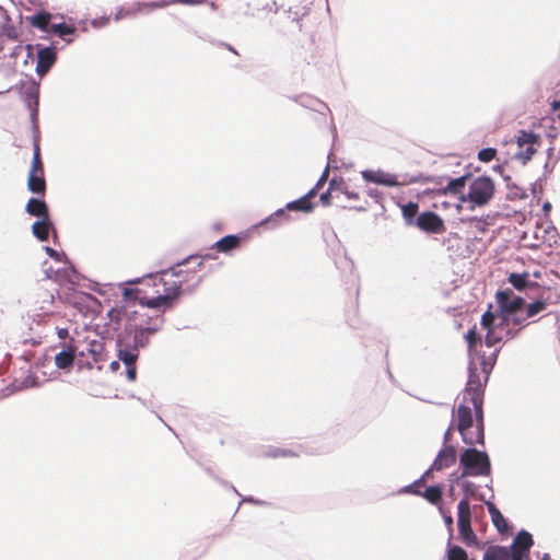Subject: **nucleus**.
<instances>
[{
  "instance_id": "nucleus-1",
  "label": "nucleus",
  "mask_w": 560,
  "mask_h": 560,
  "mask_svg": "<svg viewBox=\"0 0 560 560\" xmlns=\"http://www.w3.org/2000/svg\"><path fill=\"white\" fill-rule=\"evenodd\" d=\"M178 283L166 269L143 279L136 289H126L124 295L150 308L170 307L179 296Z\"/></svg>"
},
{
  "instance_id": "nucleus-2",
  "label": "nucleus",
  "mask_w": 560,
  "mask_h": 560,
  "mask_svg": "<svg viewBox=\"0 0 560 560\" xmlns=\"http://www.w3.org/2000/svg\"><path fill=\"white\" fill-rule=\"evenodd\" d=\"M499 349H495L491 357H482L479 366L471 363L469 366V376L463 396L469 398V402L477 410L481 418V405H483L485 387L488 383L489 375L495 363Z\"/></svg>"
},
{
  "instance_id": "nucleus-3",
  "label": "nucleus",
  "mask_w": 560,
  "mask_h": 560,
  "mask_svg": "<svg viewBox=\"0 0 560 560\" xmlns=\"http://www.w3.org/2000/svg\"><path fill=\"white\" fill-rule=\"evenodd\" d=\"M457 430L467 445L483 444V405H481V418L474 409L467 396H463L456 409Z\"/></svg>"
},
{
  "instance_id": "nucleus-4",
  "label": "nucleus",
  "mask_w": 560,
  "mask_h": 560,
  "mask_svg": "<svg viewBox=\"0 0 560 560\" xmlns=\"http://www.w3.org/2000/svg\"><path fill=\"white\" fill-rule=\"evenodd\" d=\"M486 311L481 316V327L486 330L485 343L487 347H494L502 340H510L517 336L520 329H514L510 326L509 319L503 314L491 311Z\"/></svg>"
},
{
  "instance_id": "nucleus-5",
  "label": "nucleus",
  "mask_w": 560,
  "mask_h": 560,
  "mask_svg": "<svg viewBox=\"0 0 560 560\" xmlns=\"http://www.w3.org/2000/svg\"><path fill=\"white\" fill-rule=\"evenodd\" d=\"M534 540L526 530H521L510 547L490 546L483 553L482 560H530L529 551Z\"/></svg>"
},
{
  "instance_id": "nucleus-6",
  "label": "nucleus",
  "mask_w": 560,
  "mask_h": 560,
  "mask_svg": "<svg viewBox=\"0 0 560 560\" xmlns=\"http://www.w3.org/2000/svg\"><path fill=\"white\" fill-rule=\"evenodd\" d=\"M139 349L136 342H132L131 327H127L117 339V355L126 365V375L131 382L137 378L136 362L139 358Z\"/></svg>"
},
{
  "instance_id": "nucleus-7",
  "label": "nucleus",
  "mask_w": 560,
  "mask_h": 560,
  "mask_svg": "<svg viewBox=\"0 0 560 560\" xmlns=\"http://www.w3.org/2000/svg\"><path fill=\"white\" fill-rule=\"evenodd\" d=\"M459 464L463 468L462 477L489 476L491 472V464L487 453L474 447L466 448L460 454Z\"/></svg>"
},
{
  "instance_id": "nucleus-8",
  "label": "nucleus",
  "mask_w": 560,
  "mask_h": 560,
  "mask_svg": "<svg viewBox=\"0 0 560 560\" xmlns=\"http://www.w3.org/2000/svg\"><path fill=\"white\" fill-rule=\"evenodd\" d=\"M493 195V180L487 176H479L471 182L468 195L466 197L463 196L462 200L469 201L474 206L482 207L492 199Z\"/></svg>"
},
{
  "instance_id": "nucleus-9",
  "label": "nucleus",
  "mask_w": 560,
  "mask_h": 560,
  "mask_svg": "<svg viewBox=\"0 0 560 560\" xmlns=\"http://www.w3.org/2000/svg\"><path fill=\"white\" fill-rule=\"evenodd\" d=\"M361 175L365 182L384 185L387 187L405 186L418 182L417 176H398L382 170H365L361 173Z\"/></svg>"
},
{
  "instance_id": "nucleus-10",
  "label": "nucleus",
  "mask_w": 560,
  "mask_h": 560,
  "mask_svg": "<svg viewBox=\"0 0 560 560\" xmlns=\"http://www.w3.org/2000/svg\"><path fill=\"white\" fill-rule=\"evenodd\" d=\"M470 504L460 500L457 504V526L459 535L466 546H478V538L471 527Z\"/></svg>"
},
{
  "instance_id": "nucleus-11",
  "label": "nucleus",
  "mask_w": 560,
  "mask_h": 560,
  "mask_svg": "<svg viewBox=\"0 0 560 560\" xmlns=\"http://www.w3.org/2000/svg\"><path fill=\"white\" fill-rule=\"evenodd\" d=\"M201 266L202 259L200 257L190 256L189 258L167 269L170 273L174 275V279H176V282L179 281V293L182 292L180 289L184 283L194 281L196 279V273L200 270Z\"/></svg>"
},
{
  "instance_id": "nucleus-12",
  "label": "nucleus",
  "mask_w": 560,
  "mask_h": 560,
  "mask_svg": "<svg viewBox=\"0 0 560 560\" xmlns=\"http://www.w3.org/2000/svg\"><path fill=\"white\" fill-rule=\"evenodd\" d=\"M516 143L520 149L516 154L517 159L523 163H526L536 153V145L539 144V137L532 131L521 130L516 137Z\"/></svg>"
},
{
  "instance_id": "nucleus-13",
  "label": "nucleus",
  "mask_w": 560,
  "mask_h": 560,
  "mask_svg": "<svg viewBox=\"0 0 560 560\" xmlns=\"http://www.w3.org/2000/svg\"><path fill=\"white\" fill-rule=\"evenodd\" d=\"M495 300L501 314L518 313L525 303L523 298L515 295L510 289L498 291Z\"/></svg>"
},
{
  "instance_id": "nucleus-14",
  "label": "nucleus",
  "mask_w": 560,
  "mask_h": 560,
  "mask_svg": "<svg viewBox=\"0 0 560 560\" xmlns=\"http://www.w3.org/2000/svg\"><path fill=\"white\" fill-rule=\"evenodd\" d=\"M456 450L453 445H444L442 450L438 453L433 464L430 469H428L424 475L415 482V485H421L424 482V479L430 475L432 470H443L453 466L456 463Z\"/></svg>"
},
{
  "instance_id": "nucleus-15",
  "label": "nucleus",
  "mask_w": 560,
  "mask_h": 560,
  "mask_svg": "<svg viewBox=\"0 0 560 560\" xmlns=\"http://www.w3.org/2000/svg\"><path fill=\"white\" fill-rule=\"evenodd\" d=\"M416 225L423 232L440 234L445 231V224L442 218L433 212L425 211L420 213L416 219Z\"/></svg>"
},
{
  "instance_id": "nucleus-16",
  "label": "nucleus",
  "mask_w": 560,
  "mask_h": 560,
  "mask_svg": "<svg viewBox=\"0 0 560 560\" xmlns=\"http://www.w3.org/2000/svg\"><path fill=\"white\" fill-rule=\"evenodd\" d=\"M57 55L52 47L40 48L37 52L36 72L39 75L46 74L56 62Z\"/></svg>"
},
{
  "instance_id": "nucleus-17",
  "label": "nucleus",
  "mask_w": 560,
  "mask_h": 560,
  "mask_svg": "<svg viewBox=\"0 0 560 560\" xmlns=\"http://www.w3.org/2000/svg\"><path fill=\"white\" fill-rule=\"evenodd\" d=\"M77 353V347L70 342L63 345L62 351L55 355V365L58 369L67 370L73 365Z\"/></svg>"
},
{
  "instance_id": "nucleus-18",
  "label": "nucleus",
  "mask_w": 560,
  "mask_h": 560,
  "mask_svg": "<svg viewBox=\"0 0 560 560\" xmlns=\"http://www.w3.org/2000/svg\"><path fill=\"white\" fill-rule=\"evenodd\" d=\"M55 303V294L47 289H39L35 295V304L37 310L44 315L52 314V306Z\"/></svg>"
},
{
  "instance_id": "nucleus-19",
  "label": "nucleus",
  "mask_w": 560,
  "mask_h": 560,
  "mask_svg": "<svg viewBox=\"0 0 560 560\" xmlns=\"http://www.w3.org/2000/svg\"><path fill=\"white\" fill-rule=\"evenodd\" d=\"M314 197H315V191L310 190L306 195H304L300 199L287 203L285 209H288L290 211H301V212L308 213L314 209V205L312 202V199Z\"/></svg>"
},
{
  "instance_id": "nucleus-20",
  "label": "nucleus",
  "mask_w": 560,
  "mask_h": 560,
  "mask_svg": "<svg viewBox=\"0 0 560 560\" xmlns=\"http://www.w3.org/2000/svg\"><path fill=\"white\" fill-rule=\"evenodd\" d=\"M25 210L28 214L40 219H47V217H49L48 206L44 200L38 198H31L26 203Z\"/></svg>"
},
{
  "instance_id": "nucleus-21",
  "label": "nucleus",
  "mask_w": 560,
  "mask_h": 560,
  "mask_svg": "<svg viewBox=\"0 0 560 560\" xmlns=\"http://www.w3.org/2000/svg\"><path fill=\"white\" fill-rule=\"evenodd\" d=\"M51 13L46 11H40L32 16H26V21L35 28L40 30L43 32H49L50 22H51Z\"/></svg>"
},
{
  "instance_id": "nucleus-22",
  "label": "nucleus",
  "mask_w": 560,
  "mask_h": 560,
  "mask_svg": "<svg viewBox=\"0 0 560 560\" xmlns=\"http://www.w3.org/2000/svg\"><path fill=\"white\" fill-rule=\"evenodd\" d=\"M27 188L31 192L44 197L46 194V180L44 173H28Z\"/></svg>"
},
{
  "instance_id": "nucleus-23",
  "label": "nucleus",
  "mask_w": 560,
  "mask_h": 560,
  "mask_svg": "<svg viewBox=\"0 0 560 560\" xmlns=\"http://www.w3.org/2000/svg\"><path fill=\"white\" fill-rule=\"evenodd\" d=\"M415 486L416 485H413V487ZM407 491L412 492L418 495H422L428 502H430L431 504H434V505L440 504L442 501L443 489L440 486H431V487L427 488L423 493L412 490V486H409L407 488Z\"/></svg>"
},
{
  "instance_id": "nucleus-24",
  "label": "nucleus",
  "mask_w": 560,
  "mask_h": 560,
  "mask_svg": "<svg viewBox=\"0 0 560 560\" xmlns=\"http://www.w3.org/2000/svg\"><path fill=\"white\" fill-rule=\"evenodd\" d=\"M156 328H151V327H147V328H131V338H132V342H136V345L139 347V348H144L148 343H149V338L151 335H153L154 332H156Z\"/></svg>"
},
{
  "instance_id": "nucleus-25",
  "label": "nucleus",
  "mask_w": 560,
  "mask_h": 560,
  "mask_svg": "<svg viewBox=\"0 0 560 560\" xmlns=\"http://www.w3.org/2000/svg\"><path fill=\"white\" fill-rule=\"evenodd\" d=\"M241 238L236 235L230 234L221 240H219L214 245L213 248H215L218 252L221 253H229L232 249H235L240 246Z\"/></svg>"
},
{
  "instance_id": "nucleus-26",
  "label": "nucleus",
  "mask_w": 560,
  "mask_h": 560,
  "mask_svg": "<svg viewBox=\"0 0 560 560\" xmlns=\"http://www.w3.org/2000/svg\"><path fill=\"white\" fill-rule=\"evenodd\" d=\"M487 506H488V511H489V514L491 516L493 525L497 527V529L500 533H505L508 530V528H509V525H508L506 520L502 515V513L491 502H488Z\"/></svg>"
},
{
  "instance_id": "nucleus-27",
  "label": "nucleus",
  "mask_w": 560,
  "mask_h": 560,
  "mask_svg": "<svg viewBox=\"0 0 560 560\" xmlns=\"http://www.w3.org/2000/svg\"><path fill=\"white\" fill-rule=\"evenodd\" d=\"M51 222L49 217H47V219H40L34 222L32 225L33 234L42 242L48 240Z\"/></svg>"
},
{
  "instance_id": "nucleus-28",
  "label": "nucleus",
  "mask_w": 560,
  "mask_h": 560,
  "mask_svg": "<svg viewBox=\"0 0 560 560\" xmlns=\"http://www.w3.org/2000/svg\"><path fill=\"white\" fill-rule=\"evenodd\" d=\"M342 186V179L338 180L337 178H332L329 182L328 189L323 192L319 197V200L324 207H328L331 205V198L334 194H339V188ZM338 197V195H336Z\"/></svg>"
},
{
  "instance_id": "nucleus-29",
  "label": "nucleus",
  "mask_w": 560,
  "mask_h": 560,
  "mask_svg": "<svg viewBox=\"0 0 560 560\" xmlns=\"http://www.w3.org/2000/svg\"><path fill=\"white\" fill-rule=\"evenodd\" d=\"M468 178H469V175H464V176H460L458 178L448 179L446 187L443 189V194L444 195H446V194H451V195L462 194L464 188H465L466 180Z\"/></svg>"
},
{
  "instance_id": "nucleus-30",
  "label": "nucleus",
  "mask_w": 560,
  "mask_h": 560,
  "mask_svg": "<svg viewBox=\"0 0 560 560\" xmlns=\"http://www.w3.org/2000/svg\"><path fill=\"white\" fill-rule=\"evenodd\" d=\"M418 210H419V206L417 202L410 201V202L401 206L402 218L405 219V222L408 225L416 224Z\"/></svg>"
},
{
  "instance_id": "nucleus-31",
  "label": "nucleus",
  "mask_w": 560,
  "mask_h": 560,
  "mask_svg": "<svg viewBox=\"0 0 560 560\" xmlns=\"http://www.w3.org/2000/svg\"><path fill=\"white\" fill-rule=\"evenodd\" d=\"M28 173H44V164L40 156V148L39 144L36 142L34 144V154L32 159V166Z\"/></svg>"
},
{
  "instance_id": "nucleus-32",
  "label": "nucleus",
  "mask_w": 560,
  "mask_h": 560,
  "mask_svg": "<svg viewBox=\"0 0 560 560\" xmlns=\"http://www.w3.org/2000/svg\"><path fill=\"white\" fill-rule=\"evenodd\" d=\"M509 282L516 289V290H523L527 287L528 282V273H511L509 276Z\"/></svg>"
},
{
  "instance_id": "nucleus-33",
  "label": "nucleus",
  "mask_w": 560,
  "mask_h": 560,
  "mask_svg": "<svg viewBox=\"0 0 560 560\" xmlns=\"http://www.w3.org/2000/svg\"><path fill=\"white\" fill-rule=\"evenodd\" d=\"M547 307V303L545 301L538 300L527 305L526 307V316L527 318H532L545 311Z\"/></svg>"
},
{
  "instance_id": "nucleus-34",
  "label": "nucleus",
  "mask_w": 560,
  "mask_h": 560,
  "mask_svg": "<svg viewBox=\"0 0 560 560\" xmlns=\"http://www.w3.org/2000/svg\"><path fill=\"white\" fill-rule=\"evenodd\" d=\"M462 490L464 493V498L462 500H466L469 503V500L477 495L478 486L471 481H464L462 483Z\"/></svg>"
},
{
  "instance_id": "nucleus-35",
  "label": "nucleus",
  "mask_w": 560,
  "mask_h": 560,
  "mask_svg": "<svg viewBox=\"0 0 560 560\" xmlns=\"http://www.w3.org/2000/svg\"><path fill=\"white\" fill-rule=\"evenodd\" d=\"M447 560H468V555L462 547L452 546L447 550Z\"/></svg>"
},
{
  "instance_id": "nucleus-36",
  "label": "nucleus",
  "mask_w": 560,
  "mask_h": 560,
  "mask_svg": "<svg viewBox=\"0 0 560 560\" xmlns=\"http://www.w3.org/2000/svg\"><path fill=\"white\" fill-rule=\"evenodd\" d=\"M509 319V324L511 327H525L528 323L526 322L528 318L527 316L518 315L517 313H511V314H503Z\"/></svg>"
},
{
  "instance_id": "nucleus-37",
  "label": "nucleus",
  "mask_w": 560,
  "mask_h": 560,
  "mask_svg": "<svg viewBox=\"0 0 560 560\" xmlns=\"http://www.w3.org/2000/svg\"><path fill=\"white\" fill-rule=\"evenodd\" d=\"M49 32L58 34L63 37L74 33V27L67 25L66 23L51 24Z\"/></svg>"
},
{
  "instance_id": "nucleus-38",
  "label": "nucleus",
  "mask_w": 560,
  "mask_h": 560,
  "mask_svg": "<svg viewBox=\"0 0 560 560\" xmlns=\"http://www.w3.org/2000/svg\"><path fill=\"white\" fill-rule=\"evenodd\" d=\"M466 340L470 350L475 349L481 342V337L476 327L468 330Z\"/></svg>"
},
{
  "instance_id": "nucleus-39",
  "label": "nucleus",
  "mask_w": 560,
  "mask_h": 560,
  "mask_svg": "<svg viewBox=\"0 0 560 560\" xmlns=\"http://www.w3.org/2000/svg\"><path fill=\"white\" fill-rule=\"evenodd\" d=\"M168 5L167 0H161L156 2H142L138 3L139 11H152L154 9H162Z\"/></svg>"
},
{
  "instance_id": "nucleus-40",
  "label": "nucleus",
  "mask_w": 560,
  "mask_h": 560,
  "mask_svg": "<svg viewBox=\"0 0 560 560\" xmlns=\"http://www.w3.org/2000/svg\"><path fill=\"white\" fill-rule=\"evenodd\" d=\"M497 150L493 148H486L479 151L478 159L481 162L488 163L495 158Z\"/></svg>"
},
{
  "instance_id": "nucleus-41",
  "label": "nucleus",
  "mask_w": 560,
  "mask_h": 560,
  "mask_svg": "<svg viewBox=\"0 0 560 560\" xmlns=\"http://www.w3.org/2000/svg\"><path fill=\"white\" fill-rule=\"evenodd\" d=\"M328 174H329V170L328 167H326V170L323 172L322 176L319 177V179L317 180L316 185L311 189V190H314L315 191V196L317 195L318 190L325 185V183L327 182V178H328Z\"/></svg>"
},
{
  "instance_id": "nucleus-42",
  "label": "nucleus",
  "mask_w": 560,
  "mask_h": 560,
  "mask_svg": "<svg viewBox=\"0 0 560 560\" xmlns=\"http://www.w3.org/2000/svg\"><path fill=\"white\" fill-rule=\"evenodd\" d=\"M339 194L345 195L347 197V199H349V200H358L359 199V194L354 192V191H350L343 182H342L341 188H339Z\"/></svg>"
},
{
  "instance_id": "nucleus-43",
  "label": "nucleus",
  "mask_w": 560,
  "mask_h": 560,
  "mask_svg": "<svg viewBox=\"0 0 560 560\" xmlns=\"http://www.w3.org/2000/svg\"><path fill=\"white\" fill-rule=\"evenodd\" d=\"M366 194L373 198L376 202H382L383 200V192L380 191L378 189L376 188H369L366 190Z\"/></svg>"
},
{
  "instance_id": "nucleus-44",
  "label": "nucleus",
  "mask_w": 560,
  "mask_h": 560,
  "mask_svg": "<svg viewBox=\"0 0 560 560\" xmlns=\"http://www.w3.org/2000/svg\"><path fill=\"white\" fill-rule=\"evenodd\" d=\"M168 3H179L186 5H197L206 2V0H167Z\"/></svg>"
},
{
  "instance_id": "nucleus-45",
  "label": "nucleus",
  "mask_w": 560,
  "mask_h": 560,
  "mask_svg": "<svg viewBox=\"0 0 560 560\" xmlns=\"http://www.w3.org/2000/svg\"><path fill=\"white\" fill-rule=\"evenodd\" d=\"M440 511L443 514L445 525L447 526V528L450 530H452L453 529V516L451 515L450 512L445 513L442 508H440Z\"/></svg>"
},
{
  "instance_id": "nucleus-46",
  "label": "nucleus",
  "mask_w": 560,
  "mask_h": 560,
  "mask_svg": "<svg viewBox=\"0 0 560 560\" xmlns=\"http://www.w3.org/2000/svg\"><path fill=\"white\" fill-rule=\"evenodd\" d=\"M46 253L49 257L59 260V254L51 247H45Z\"/></svg>"
},
{
  "instance_id": "nucleus-47",
  "label": "nucleus",
  "mask_w": 560,
  "mask_h": 560,
  "mask_svg": "<svg viewBox=\"0 0 560 560\" xmlns=\"http://www.w3.org/2000/svg\"><path fill=\"white\" fill-rule=\"evenodd\" d=\"M57 335H58L59 339H67L69 337V331L67 328H58Z\"/></svg>"
},
{
  "instance_id": "nucleus-48",
  "label": "nucleus",
  "mask_w": 560,
  "mask_h": 560,
  "mask_svg": "<svg viewBox=\"0 0 560 560\" xmlns=\"http://www.w3.org/2000/svg\"><path fill=\"white\" fill-rule=\"evenodd\" d=\"M451 439H452V425L444 433V444L450 445L448 443H450Z\"/></svg>"
},
{
  "instance_id": "nucleus-49",
  "label": "nucleus",
  "mask_w": 560,
  "mask_h": 560,
  "mask_svg": "<svg viewBox=\"0 0 560 560\" xmlns=\"http://www.w3.org/2000/svg\"><path fill=\"white\" fill-rule=\"evenodd\" d=\"M277 217H287L285 212L283 209H280L278 210L276 213H275Z\"/></svg>"
},
{
  "instance_id": "nucleus-50",
  "label": "nucleus",
  "mask_w": 560,
  "mask_h": 560,
  "mask_svg": "<svg viewBox=\"0 0 560 560\" xmlns=\"http://www.w3.org/2000/svg\"><path fill=\"white\" fill-rule=\"evenodd\" d=\"M224 47H225L226 49H229L230 51H232L233 54L237 55V51H236L232 46H230V45H228V44H224Z\"/></svg>"
},
{
  "instance_id": "nucleus-51",
  "label": "nucleus",
  "mask_w": 560,
  "mask_h": 560,
  "mask_svg": "<svg viewBox=\"0 0 560 560\" xmlns=\"http://www.w3.org/2000/svg\"><path fill=\"white\" fill-rule=\"evenodd\" d=\"M541 560H551L549 553H545L541 558Z\"/></svg>"
},
{
  "instance_id": "nucleus-52",
  "label": "nucleus",
  "mask_w": 560,
  "mask_h": 560,
  "mask_svg": "<svg viewBox=\"0 0 560 560\" xmlns=\"http://www.w3.org/2000/svg\"><path fill=\"white\" fill-rule=\"evenodd\" d=\"M110 366H112V369H114V370H115V369H117V368H118V363H117V362H112Z\"/></svg>"
},
{
  "instance_id": "nucleus-53",
  "label": "nucleus",
  "mask_w": 560,
  "mask_h": 560,
  "mask_svg": "<svg viewBox=\"0 0 560 560\" xmlns=\"http://www.w3.org/2000/svg\"><path fill=\"white\" fill-rule=\"evenodd\" d=\"M544 208H545V209H549V208H550V205H549V203H546V205L544 206Z\"/></svg>"
}]
</instances>
